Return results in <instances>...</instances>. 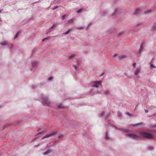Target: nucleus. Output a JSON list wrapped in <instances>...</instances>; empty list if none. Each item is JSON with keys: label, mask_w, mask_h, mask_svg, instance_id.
I'll return each instance as SVG.
<instances>
[{"label": "nucleus", "mask_w": 156, "mask_h": 156, "mask_svg": "<svg viewBox=\"0 0 156 156\" xmlns=\"http://www.w3.org/2000/svg\"><path fill=\"white\" fill-rule=\"evenodd\" d=\"M140 134L144 138L149 139H153L154 138L153 136L150 133L145 131H142L140 132Z\"/></svg>", "instance_id": "1"}, {"label": "nucleus", "mask_w": 156, "mask_h": 156, "mask_svg": "<svg viewBox=\"0 0 156 156\" xmlns=\"http://www.w3.org/2000/svg\"><path fill=\"white\" fill-rule=\"evenodd\" d=\"M57 132L55 131H53L49 133L46 135L44 136L42 138V139H44L45 138H48L51 136L55 135L56 134Z\"/></svg>", "instance_id": "2"}, {"label": "nucleus", "mask_w": 156, "mask_h": 156, "mask_svg": "<svg viewBox=\"0 0 156 156\" xmlns=\"http://www.w3.org/2000/svg\"><path fill=\"white\" fill-rule=\"evenodd\" d=\"M42 103L44 105L47 106H49L50 105V102L48 99L46 98H43Z\"/></svg>", "instance_id": "3"}, {"label": "nucleus", "mask_w": 156, "mask_h": 156, "mask_svg": "<svg viewBox=\"0 0 156 156\" xmlns=\"http://www.w3.org/2000/svg\"><path fill=\"white\" fill-rule=\"evenodd\" d=\"M141 71V69L140 67L136 68V69H135V70L134 71V74L136 76H138V75H139V73H140Z\"/></svg>", "instance_id": "4"}, {"label": "nucleus", "mask_w": 156, "mask_h": 156, "mask_svg": "<svg viewBox=\"0 0 156 156\" xmlns=\"http://www.w3.org/2000/svg\"><path fill=\"white\" fill-rule=\"evenodd\" d=\"M118 14H119V10L117 9H115L112 13V15L113 16H115Z\"/></svg>", "instance_id": "5"}, {"label": "nucleus", "mask_w": 156, "mask_h": 156, "mask_svg": "<svg viewBox=\"0 0 156 156\" xmlns=\"http://www.w3.org/2000/svg\"><path fill=\"white\" fill-rule=\"evenodd\" d=\"M144 47V46H143V44L142 43L140 45V48L138 52V53H140L142 52V50L143 49Z\"/></svg>", "instance_id": "6"}, {"label": "nucleus", "mask_w": 156, "mask_h": 156, "mask_svg": "<svg viewBox=\"0 0 156 156\" xmlns=\"http://www.w3.org/2000/svg\"><path fill=\"white\" fill-rule=\"evenodd\" d=\"M140 10L138 9H136L135 12L133 13L134 15H136L140 13Z\"/></svg>", "instance_id": "7"}, {"label": "nucleus", "mask_w": 156, "mask_h": 156, "mask_svg": "<svg viewBox=\"0 0 156 156\" xmlns=\"http://www.w3.org/2000/svg\"><path fill=\"white\" fill-rule=\"evenodd\" d=\"M127 57V56H126V55H122L121 56H119L118 58L119 60H122L126 58Z\"/></svg>", "instance_id": "8"}, {"label": "nucleus", "mask_w": 156, "mask_h": 156, "mask_svg": "<svg viewBox=\"0 0 156 156\" xmlns=\"http://www.w3.org/2000/svg\"><path fill=\"white\" fill-rule=\"evenodd\" d=\"M51 152V150L50 149H48L43 153L44 155H46L49 154Z\"/></svg>", "instance_id": "9"}, {"label": "nucleus", "mask_w": 156, "mask_h": 156, "mask_svg": "<svg viewBox=\"0 0 156 156\" xmlns=\"http://www.w3.org/2000/svg\"><path fill=\"white\" fill-rule=\"evenodd\" d=\"M56 27V24L55 23H54L52 26L48 30V32H50L52 28H55Z\"/></svg>", "instance_id": "10"}, {"label": "nucleus", "mask_w": 156, "mask_h": 156, "mask_svg": "<svg viewBox=\"0 0 156 156\" xmlns=\"http://www.w3.org/2000/svg\"><path fill=\"white\" fill-rule=\"evenodd\" d=\"M128 136L134 137L135 138H136L137 137V136H136L133 134H129L128 135Z\"/></svg>", "instance_id": "11"}, {"label": "nucleus", "mask_w": 156, "mask_h": 156, "mask_svg": "<svg viewBox=\"0 0 156 156\" xmlns=\"http://www.w3.org/2000/svg\"><path fill=\"white\" fill-rule=\"evenodd\" d=\"M102 81H96L94 82V83L97 85H101Z\"/></svg>", "instance_id": "12"}, {"label": "nucleus", "mask_w": 156, "mask_h": 156, "mask_svg": "<svg viewBox=\"0 0 156 156\" xmlns=\"http://www.w3.org/2000/svg\"><path fill=\"white\" fill-rule=\"evenodd\" d=\"M72 30V28H70L66 32L64 33L63 34L64 35H66L68 34L70 31H71Z\"/></svg>", "instance_id": "13"}, {"label": "nucleus", "mask_w": 156, "mask_h": 156, "mask_svg": "<svg viewBox=\"0 0 156 156\" xmlns=\"http://www.w3.org/2000/svg\"><path fill=\"white\" fill-rule=\"evenodd\" d=\"M110 92L108 90H106L103 93V94H105V95H108L109 94Z\"/></svg>", "instance_id": "14"}, {"label": "nucleus", "mask_w": 156, "mask_h": 156, "mask_svg": "<svg viewBox=\"0 0 156 156\" xmlns=\"http://www.w3.org/2000/svg\"><path fill=\"white\" fill-rule=\"evenodd\" d=\"M115 128L118 129H119L124 132H127L128 131L127 130H126V129H119V128H117L116 127H115Z\"/></svg>", "instance_id": "15"}, {"label": "nucleus", "mask_w": 156, "mask_h": 156, "mask_svg": "<svg viewBox=\"0 0 156 156\" xmlns=\"http://www.w3.org/2000/svg\"><path fill=\"white\" fill-rule=\"evenodd\" d=\"M156 29V23L154 24L153 26L151 27V29L154 30Z\"/></svg>", "instance_id": "16"}, {"label": "nucleus", "mask_w": 156, "mask_h": 156, "mask_svg": "<svg viewBox=\"0 0 156 156\" xmlns=\"http://www.w3.org/2000/svg\"><path fill=\"white\" fill-rule=\"evenodd\" d=\"M142 123L140 122V123H136V124H134L133 125V126H134L137 127V126H139L141 125H142Z\"/></svg>", "instance_id": "17"}, {"label": "nucleus", "mask_w": 156, "mask_h": 156, "mask_svg": "<svg viewBox=\"0 0 156 156\" xmlns=\"http://www.w3.org/2000/svg\"><path fill=\"white\" fill-rule=\"evenodd\" d=\"M83 9H79L76 12H77V13H80V12H83Z\"/></svg>", "instance_id": "18"}, {"label": "nucleus", "mask_w": 156, "mask_h": 156, "mask_svg": "<svg viewBox=\"0 0 156 156\" xmlns=\"http://www.w3.org/2000/svg\"><path fill=\"white\" fill-rule=\"evenodd\" d=\"M109 136L108 135V133L107 131H106V136L105 137V139H109Z\"/></svg>", "instance_id": "19"}, {"label": "nucleus", "mask_w": 156, "mask_h": 156, "mask_svg": "<svg viewBox=\"0 0 156 156\" xmlns=\"http://www.w3.org/2000/svg\"><path fill=\"white\" fill-rule=\"evenodd\" d=\"M91 87L96 88H98L99 87L98 86L95 84V83H94L93 84H92L91 85Z\"/></svg>", "instance_id": "20"}, {"label": "nucleus", "mask_w": 156, "mask_h": 156, "mask_svg": "<svg viewBox=\"0 0 156 156\" xmlns=\"http://www.w3.org/2000/svg\"><path fill=\"white\" fill-rule=\"evenodd\" d=\"M0 44L2 45H6L8 44V43L5 42H3L1 43Z\"/></svg>", "instance_id": "21"}, {"label": "nucleus", "mask_w": 156, "mask_h": 156, "mask_svg": "<svg viewBox=\"0 0 156 156\" xmlns=\"http://www.w3.org/2000/svg\"><path fill=\"white\" fill-rule=\"evenodd\" d=\"M73 19H71L69 20L67 22L69 23H73Z\"/></svg>", "instance_id": "22"}, {"label": "nucleus", "mask_w": 156, "mask_h": 156, "mask_svg": "<svg viewBox=\"0 0 156 156\" xmlns=\"http://www.w3.org/2000/svg\"><path fill=\"white\" fill-rule=\"evenodd\" d=\"M37 63L36 62H33L32 63V66L33 67L35 66H36Z\"/></svg>", "instance_id": "23"}, {"label": "nucleus", "mask_w": 156, "mask_h": 156, "mask_svg": "<svg viewBox=\"0 0 156 156\" xmlns=\"http://www.w3.org/2000/svg\"><path fill=\"white\" fill-rule=\"evenodd\" d=\"M76 56V55H72L70 56L69 58L71 59H72L73 58L75 57V56Z\"/></svg>", "instance_id": "24"}, {"label": "nucleus", "mask_w": 156, "mask_h": 156, "mask_svg": "<svg viewBox=\"0 0 156 156\" xmlns=\"http://www.w3.org/2000/svg\"><path fill=\"white\" fill-rule=\"evenodd\" d=\"M152 12V10H150L147 11L145 12L144 13L145 14L149 12Z\"/></svg>", "instance_id": "25"}, {"label": "nucleus", "mask_w": 156, "mask_h": 156, "mask_svg": "<svg viewBox=\"0 0 156 156\" xmlns=\"http://www.w3.org/2000/svg\"><path fill=\"white\" fill-rule=\"evenodd\" d=\"M150 68L152 69L154 68H156L152 64H151L150 65Z\"/></svg>", "instance_id": "26"}, {"label": "nucleus", "mask_w": 156, "mask_h": 156, "mask_svg": "<svg viewBox=\"0 0 156 156\" xmlns=\"http://www.w3.org/2000/svg\"><path fill=\"white\" fill-rule=\"evenodd\" d=\"M64 136L62 135V134H61L59 136H58V138L59 139H60V138H63V137H64Z\"/></svg>", "instance_id": "27"}, {"label": "nucleus", "mask_w": 156, "mask_h": 156, "mask_svg": "<svg viewBox=\"0 0 156 156\" xmlns=\"http://www.w3.org/2000/svg\"><path fill=\"white\" fill-rule=\"evenodd\" d=\"M77 29L79 30H82L84 29V28L82 27H77Z\"/></svg>", "instance_id": "28"}, {"label": "nucleus", "mask_w": 156, "mask_h": 156, "mask_svg": "<svg viewBox=\"0 0 156 156\" xmlns=\"http://www.w3.org/2000/svg\"><path fill=\"white\" fill-rule=\"evenodd\" d=\"M50 38V37H47V38H45L43 39L42 41H44L45 40H48V39H49Z\"/></svg>", "instance_id": "29"}, {"label": "nucleus", "mask_w": 156, "mask_h": 156, "mask_svg": "<svg viewBox=\"0 0 156 156\" xmlns=\"http://www.w3.org/2000/svg\"><path fill=\"white\" fill-rule=\"evenodd\" d=\"M50 38V37H47V38H45L43 39L42 41H44L45 40H48V39H49Z\"/></svg>", "instance_id": "30"}, {"label": "nucleus", "mask_w": 156, "mask_h": 156, "mask_svg": "<svg viewBox=\"0 0 156 156\" xmlns=\"http://www.w3.org/2000/svg\"><path fill=\"white\" fill-rule=\"evenodd\" d=\"M20 34V33L19 32H18L16 34V35H15V38H16L17 37H18V35Z\"/></svg>", "instance_id": "31"}, {"label": "nucleus", "mask_w": 156, "mask_h": 156, "mask_svg": "<svg viewBox=\"0 0 156 156\" xmlns=\"http://www.w3.org/2000/svg\"><path fill=\"white\" fill-rule=\"evenodd\" d=\"M126 115H129V116H132L131 115L130 113H129V112H126Z\"/></svg>", "instance_id": "32"}, {"label": "nucleus", "mask_w": 156, "mask_h": 156, "mask_svg": "<svg viewBox=\"0 0 156 156\" xmlns=\"http://www.w3.org/2000/svg\"><path fill=\"white\" fill-rule=\"evenodd\" d=\"M58 107L59 108H63V106L61 105H58Z\"/></svg>", "instance_id": "33"}, {"label": "nucleus", "mask_w": 156, "mask_h": 156, "mask_svg": "<svg viewBox=\"0 0 156 156\" xmlns=\"http://www.w3.org/2000/svg\"><path fill=\"white\" fill-rule=\"evenodd\" d=\"M66 16V15H63L62 16V20H64L65 19V17Z\"/></svg>", "instance_id": "34"}, {"label": "nucleus", "mask_w": 156, "mask_h": 156, "mask_svg": "<svg viewBox=\"0 0 156 156\" xmlns=\"http://www.w3.org/2000/svg\"><path fill=\"white\" fill-rule=\"evenodd\" d=\"M80 62L79 60H77V63L78 64V65L79 66L80 65Z\"/></svg>", "instance_id": "35"}, {"label": "nucleus", "mask_w": 156, "mask_h": 156, "mask_svg": "<svg viewBox=\"0 0 156 156\" xmlns=\"http://www.w3.org/2000/svg\"><path fill=\"white\" fill-rule=\"evenodd\" d=\"M149 149L152 150V149H153L154 148H153V147H152V146H151V147H149Z\"/></svg>", "instance_id": "36"}, {"label": "nucleus", "mask_w": 156, "mask_h": 156, "mask_svg": "<svg viewBox=\"0 0 156 156\" xmlns=\"http://www.w3.org/2000/svg\"><path fill=\"white\" fill-rule=\"evenodd\" d=\"M118 56V55L117 54H115L113 56V58H115V57H116V56Z\"/></svg>", "instance_id": "37"}, {"label": "nucleus", "mask_w": 156, "mask_h": 156, "mask_svg": "<svg viewBox=\"0 0 156 156\" xmlns=\"http://www.w3.org/2000/svg\"><path fill=\"white\" fill-rule=\"evenodd\" d=\"M123 33V32H121L119 34V35H122Z\"/></svg>", "instance_id": "38"}, {"label": "nucleus", "mask_w": 156, "mask_h": 156, "mask_svg": "<svg viewBox=\"0 0 156 156\" xmlns=\"http://www.w3.org/2000/svg\"><path fill=\"white\" fill-rule=\"evenodd\" d=\"M58 6H54V8L53 9L55 10L56 9H57L58 7Z\"/></svg>", "instance_id": "39"}, {"label": "nucleus", "mask_w": 156, "mask_h": 156, "mask_svg": "<svg viewBox=\"0 0 156 156\" xmlns=\"http://www.w3.org/2000/svg\"><path fill=\"white\" fill-rule=\"evenodd\" d=\"M136 65V63H134L133 64V66L134 67H135Z\"/></svg>", "instance_id": "40"}, {"label": "nucleus", "mask_w": 156, "mask_h": 156, "mask_svg": "<svg viewBox=\"0 0 156 156\" xmlns=\"http://www.w3.org/2000/svg\"><path fill=\"white\" fill-rule=\"evenodd\" d=\"M52 79H53V77H50L49 78L48 80H51Z\"/></svg>", "instance_id": "41"}, {"label": "nucleus", "mask_w": 156, "mask_h": 156, "mask_svg": "<svg viewBox=\"0 0 156 156\" xmlns=\"http://www.w3.org/2000/svg\"><path fill=\"white\" fill-rule=\"evenodd\" d=\"M101 116H103L104 115V112H102L101 114Z\"/></svg>", "instance_id": "42"}, {"label": "nucleus", "mask_w": 156, "mask_h": 156, "mask_svg": "<svg viewBox=\"0 0 156 156\" xmlns=\"http://www.w3.org/2000/svg\"><path fill=\"white\" fill-rule=\"evenodd\" d=\"M145 112H146V113H147L148 112V111L147 110H145Z\"/></svg>", "instance_id": "43"}, {"label": "nucleus", "mask_w": 156, "mask_h": 156, "mask_svg": "<svg viewBox=\"0 0 156 156\" xmlns=\"http://www.w3.org/2000/svg\"><path fill=\"white\" fill-rule=\"evenodd\" d=\"M74 67L75 69H77V67L76 66H74Z\"/></svg>", "instance_id": "44"}, {"label": "nucleus", "mask_w": 156, "mask_h": 156, "mask_svg": "<svg viewBox=\"0 0 156 156\" xmlns=\"http://www.w3.org/2000/svg\"><path fill=\"white\" fill-rule=\"evenodd\" d=\"M13 45H12H12H11V46L9 48H12V47H13Z\"/></svg>", "instance_id": "45"}, {"label": "nucleus", "mask_w": 156, "mask_h": 156, "mask_svg": "<svg viewBox=\"0 0 156 156\" xmlns=\"http://www.w3.org/2000/svg\"><path fill=\"white\" fill-rule=\"evenodd\" d=\"M41 132H39L38 133V134H41Z\"/></svg>", "instance_id": "46"}, {"label": "nucleus", "mask_w": 156, "mask_h": 156, "mask_svg": "<svg viewBox=\"0 0 156 156\" xmlns=\"http://www.w3.org/2000/svg\"><path fill=\"white\" fill-rule=\"evenodd\" d=\"M1 10H0V13L1 12Z\"/></svg>", "instance_id": "47"}, {"label": "nucleus", "mask_w": 156, "mask_h": 156, "mask_svg": "<svg viewBox=\"0 0 156 156\" xmlns=\"http://www.w3.org/2000/svg\"><path fill=\"white\" fill-rule=\"evenodd\" d=\"M40 130V129H39L38 130Z\"/></svg>", "instance_id": "48"}]
</instances>
